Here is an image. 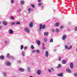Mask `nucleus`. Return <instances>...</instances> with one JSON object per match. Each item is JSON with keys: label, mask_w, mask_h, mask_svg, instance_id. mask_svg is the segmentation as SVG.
<instances>
[{"label": "nucleus", "mask_w": 77, "mask_h": 77, "mask_svg": "<svg viewBox=\"0 0 77 77\" xmlns=\"http://www.w3.org/2000/svg\"><path fill=\"white\" fill-rule=\"evenodd\" d=\"M61 58H62V57H60L59 59V61H60V60H61Z\"/></svg>", "instance_id": "nucleus-34"}, {"label": "nucleus", "mask_w": 77, "mask_h": 77, "mask_svg": "<svg viewBox=\"0 0 77 77\" xmlns=\"http://www.w3.org/2000/svg\"><path fill=\"white\" fill-rule=\"evenodd\" d=\"M32 53H35V50H34L32 51Z\"/></svg>", "instance_id": "nucleus-46"}, {"label": "nucleus", "mask_w": 77, "mask_h": 77, "mask_svg": "<svg viewBox=\"0 0 77 77\" xmlns=\"http://www.w3.org/2000/svg\"><path fill=\"white\" fill-rule=\"evenodd\" d=\"M17 24H18V25H20V22H17L16 23V25Z\"/></svg>", "instance_id": "nucleus-25"}, {"label": "nucleus", "mask_w": 77, "mask_h": 77, "mask_svg": "<svg viewBox=\"0 0 77 77\" xmlns=\"http://www.w3.org/2000/svg\"><path fill=\"white\" fill-rule=\"evenodd\" d=\"M2 28V26H0V30Z\"/></svg>", "instance_id": "nucleus-50"}, {"label": "nucleus", "mask_w": 77, "mask_h": 77, "mask_svg": "<svg viewBox=\"0 0 77 77\" xmlns=\"http://www.w3.org/2000/svg\"><path fill=\"white\" fill-rule=\"evenodd\" d=\"M4 76H6V73L5 72H4Z\"/></svg>", "instance_id": "nucleus-45"}, {"label": "nucleus", "mask_w": 77, "mask_h": 77, "mask_svg": "<svg viewBox=\"0 0 77 77\" xmlns=\"http://www.w3.org/2000/svg\"><path fill=\"white\" fill-rule=\"evenodd\" d=\"M45 27V25H42V24L40 25V29L41 30L42 29H44Z\"/></svg>", "instance_id": "nucleus-1"}, {"label": "nucleus", "mask_w": 77, "mask_h": 77, "mask_svg": "<svg viewBox=\"0 0 77 77\" xmlns=\"http://www.w3.org/2000/svg\"><path fill=\"white\" fill-rule=\"evenodd\" d=\"M45 49V47L44 46H43V48H42V50H44Z\"/></svg>", "instance_id": "nucleus-44"}, {"label": "nucleus", "mask_w": 77, "mask_h": 77, "mask_svg": "<svg viewBox=\"0 0 77 77\" xmlns=\"http://www.w3.org/2000/svg\"><path fill=\"white\" fill-rule=\"evenodd\" d=\"M43 8H44V6H41V8H42V9Z\"/></svg>", "instance_id": "nucleus-56"}, {"label": "nucleus", "mask_w": 77, "mask_h": 77, "mask_svg": "<svg viewBox=\"0 0 77 77\" xmlns=\"http://www.w3.org/2000/svg\"><path fill=\"white\" fill-rule=\"evenodd\" d=\"M49 34V32H45L44 33V36H48Z\"/></svg>", "instance_id": "nucleus-14"}, {"label": "nucleus", "mask_w": 77, "mask_h": 77, "mask_svg": "<svg viewBox=\"0 0 77 77\" xmlns=\"http://www.w3.org/2000/svg\"><path fill=\"white\" fill-rule=\"evenodd\" d=\"M24 30L27 33H30V30H29L27 28H25Z\"/></svg>", "instance_id": "nucleus-2"}, {"label": "nucleus", "mask_w": 77, "mask_h": 77, "mask_svg": "<svg viewBox=\"0 0 77 77\" xmlns=\"http://www.w3.org/2000/svg\"><path fill=\"white\" fill-rule=\"evenodd\" d=\"M65 48L66 49H67L68 50H70V49H71V48H72V46H70L69 48H68V46L66 45H65Z\"/></svg>", "instance_id": "nucleus-3"}, {"label": "nucleus", "mask_w": 77, "mask_h": 77, "mask_svg": "<svg viewBox=\"0 0 77 77\" xmlns=\"http://www.w3.org/2000/svg\"><path fill=\"white\" fill-rule=\"evenodd\" d=\"M23 49V45H21L20 46V50H22Z\"/></svg>", "instance_id": "nucleus-29"}, {"label": "nucleus", "mask_w": 77, "mask_h": 77, "mask_svg": "<svg viewBox=\"0 0 77 77\" xmlns=\"http://www.w3.org/2000/svg\"><path fill=\"white\" fill-rule=\"evenodd\" d=\"M37 42L38 45H41V42H40V41L38 40L37 41Z\"/></svg>", "instance_id": "nucleus-18"}, {"label": "nucleus", "mask_w": 77, "mask_h": 77, "mask_svg": "<svg viewBox=\"0 0 77 77\" xmlns=\"http://www.w3.org/2000/svg\"><path fill=\"white\" fill-rule=\"evenodd\" d=\"M44 42H47V38H44Z\"/></svg>", "instance_id": "nucleus-23"}, {"label": "nucleus", "mask_w": 77, "mask_h": 77, "mask_svg": "<svg viewBox=\"0 0 77 77\" xmlns=\"http://www.w3.org/2000/svg\"><path fill=\"white\" fill-rule=\"evenodd\" d=\"M7 57L8 58H11V56H10V55L9 54H7Z\"/></svg>", "instance_id": "nucleus-20"}, {"label": "nucleus", "mask_w": 77, "mask_h": 77, "mask_svg": "<svg viewBox=\"0 0 77 77\" xmlns=\"http://www.w3.org/2000/svg\"><path fill=\"white\" fill-rule=\"evenodd\" d=\"M42 47H44V46H45V44H44V43H42Z\"/></svg>", "instance_id": "nucleus-37"}, {"label": "nucleus", "mask_w": 77, "mask_h": 77, "mask_svg": "<svg viewBox=\"0 0 77 77\" xmlns=\"http://www.w3.org/2000/svg\"><path fill=\"white\" fill-rule=\"evenodd\" d=\"M27 47L26 46H25L24 48V50H26V49H27Z\"/></svg>", "instance_id": "nucleus-40"}, {"label": "nucleus", "mask_w": 77, "mask_h": 77, "mask_svg": "<svg viewBox=\"0 0 77 77\" xmlns=\"http://www.w3.org/2000/svg\"><path fill=\"white\" fill-rule=\"evenodd\" d=\"M52 31L53 32H54V29H52Z\"/></svg>", "instance_id": "nucleus-51"}, {"label": "nucleus", "mask_w": 77, "mask_h": 77, "mask_svg": "<svg viewBox=\"0 0 77 77\" xmlns=\"http://www.w3.org/2000/svg\"><path fill=\"white\" fill-rule=\"evenodd\" d=\"M36 52L37 53H40V51H39V50H36Z\"/></svg>", "instance_id": "nucleus-30"}, {"label": "nucleus", "mask_w": 77, "mask_h": 77, "mask_svg": "<svg viewBox=\"0 0 77 77\" xmlns=\"http://www.w3.org/2000/svg\"><path fill=\"white\" fill-rule=\"evenodd\" d=\"M59 26V23L58 22V23H56L55 24L54 26H56L57 27H58Z\"/></svg>", "instance_id": "nucleus-13"}, {"label": "nucleus", "mask_w": 77, "mask_h": 77, "mask_svg": "<svg viewBox=\"0 0 77 77\" xmlns=\"http://www.w3.org/2000/svg\"><path fill=\"white\" fill-rule=\"evenodd\" d=\"M11 63L9 62L8 61L6 62V65L7 66H10L11 65Z\"/></svg>", "instance_id": "nucleus-15"}, {"label": "nucleus", "mask_w": 77, "mask_h": 77, "mask_svg": "<svg viewBox=\"0 0 77 77\" xmlns=\"http://www.w3.org/2000/svg\"><path fill=\"white\" fill-rule=\"evenodd\" d=\"M9 33H10V34H12L13 33H14V31H12V29H10L9 30Z\"/></svg>", "instance_id": "nucleus-10"}, {"label": "nucleus", "mask_w": 77, "mask_h": 77, "mask_svg": "<svg viewBox=\"0 0 77 77\" xmlns=\"http://www.w3.org/2000/svg\"><path fill=\"white\" fill-rule=\"evenodd\" d=\"M4 58H5V57H4V56H3V55H1L0 57V59H1V60L4 59Z\"/></svg>", "instance_id": "nucleus-19"}, {"label": "nucleus", "mask_w": 77, "mask_h": 77, "mask_svg": "<svg viewBox=\"0 0 77 77\" xmlns=\"http://www.w3.org/2000/svg\"><path fill=\"white\" fill-rule=\"evenodd\" d=\"M31 6H32V8H35V6L34 5H33V4H32L31 5Z\"/></svg>", "instance_id": "nucleus-35"}, {"label": "nucleus", "mask_w": 77, "mask_h": 77, "mask_svg": "<svg viewBox=\"0 0 77 77\" xmlns=\"http://www.w3.org/2000/svg\"><path fill=\"white\" fill-rule=\"evenodd\" d=\"M51 69H52V71H54V69H53V68H51Z\"/></svg>", "instance_id": "nucleus-48"}, {"label": "nucleus", "mask_w": 77, "mask_h": 77, "mask_svg": "<svg viewBox=\"0 0 77 77\" xmlns=\"http://www.w3.org/2000/svg\"><path fill=\"white\" fill-rule=\"evenodd\" d=\"M13 2H14V0H12L11 1V3H13Z\"/></svg>", "instance_id": "nucleus-49"}, {"label": "nucleus", "mask_w": 77, "mask_h": 77, "mask_svg": "<svg viewBox=\"0 0 77 77\" xmlns=\"http://www.w3.org/2000/svg\"><path fill=\"white\" fill-rule=\"evenodd\" d=\"M22 55H23V56H25V53H24V51H22Z\"/></svg>", "instance_id": "nucleus-21"}, {"label": "nucleus", "mask_w": 77, "mask_h": 77, "mask_svg": "<svg viewBox=\"0 0 77 77\" xmlns=\"http://www.w3.org/2000/svg\"><path fill=\"white\" fill-rule=\"evenodd\" d=\"M18 62L19 63H21V60H19V61H18Z\"/></svg>", "instance_id": "nucleus-47"}, {"label": "nucleus", "mask_w": 77, "mask_h": 77, "mask_svg": "<svg viewBox=\"0 0 77 77\" xmlns=\"http://www.w3.org/2000/svg\"><path fill=\"white\" fill-rule=\"evenodd\" d=\"M74 76L75 77H77V73H75L74 74Z\"/></svg>", "instance_id": "nucleus-33"}, {"label": "nucleus", "mask_w": 77, "mask_h": 77, "mask_svg": "<svg viewBox=\"0 0 77 77\" xmlns=\"http://www.w3.org/2000/svg\"><path fill=\"white\" fill-rule=\"evenodd\" d=\"M27 69L28 71L29 72H30V68L29 67H27Z\"/></svg>", "instance_id": "nucleus-32"}, {"label": "nucleus", "mask_w": 77, "mask_h": 77, "mask_svg": "<svg viewBox=\"0 0 77 77\" xmlns=\"http://www.w3.org/2000/svg\"><path fill=\"white\" fill-rule=\"evenodd\" d=\"M63 26H60V29H63Z\"/></svg>", "instance_id": "nucleus-43"}, {"label": "nucleus", "mask_w": 77, "mask_h": 77, "mask_svg": "<svg viewBox=\"0 0 77 77\" xmlns=\"http://www.w3.org/2000/svg\"><path fill=\"white\" fill-rule=\"evenodd\" d=\"M7 42H8L7 41H5V44H7Z\"/></svg>", "instance_id": "nucleus-53"}, {"label": "nucleus", "mask_w": 77, "mask_h": 77, "mask_svg": "<svg viewBox=\"0 0 77 77\" xmlns=\"http://www.w3.org/2000/svg\"><path fill=\"white\" fill-rule=\"evenodd\" d=\"M70 66L71 69H72V68H73V63H70Z\"/></svg>", "instance_id": "nucleus-7"}, {"label": "nucleus", "mask_w": 77, "mask_h": 77, "mask_svg": "<svg viewBox=\"0 0 77 77\" xmlns=\"http://www.w3.org/2000/svg\"><path fill=\"white\" fill-rule=\"evenodd\" d=\"M56 50H57V49H55L54 50V51H56Z\"/></svg>", "instance_id": "nucleus-54"}, {"label": "nucleus", "mask_w": 77, "mask_h": 77, "mask_svg": "<svg viewBox=\"0 0 77 77\" xmlns=\"http://www.w3.org/2000/svg\"><path fill=\"white\" fill-rule=\"evenodd\" d=\"M29 26L30 27H33V23L32 22L30 23Z\"/></svg>", "instance_id": "nucleus-12"}, {"label": "nucleus", "mask_w": 77, "mask_h": 77, "mask_svg": "<svg viewBox=\"0 0 77 77\" xmlns=\"http://www.w3.org/2000/svg\"><path fill=\"white\" fill-rule=\"evenodd\" d=\"M19 70L20 72H24V69L22 68H20L19 69Z\"/></svg>", "instance_id": "nucleus-9"}, {"label": "nucleus", "mask_w": 77, "mask_h": 77, "mask_svg": "<svg viewBox=\"0 0 77 77\" xmlns=\"http://www.w3.org/2000/svg\"><path fill=\"white\" fill-rule=\"evenodd\" d=\"M50 42H53V38H52L50 40Z\"/></svg>", "instance_id": "nucleus-28"}, {"label": "nucleus", "mask_w": 77, "mask_h": 77, "mask_svg": "<svg viewBox=\"0 0 77 77\" xmlns=\"http://www.w3.org/2000/svg\"><path fill=\"white\" fill-rule=\"evenodd\" d=\"M31 10V9H30V8H29L28 10L29 12H30Z\"/></svg>", "instance_id": "nucleus-42"}, {"label": "nucleus", "mask_w": 77, "mask_h": 77, "mask_svg": "<svg viewBox=\"0 0 77 77\" xmlns=\"http://www.w3.org/2000/svg\"><path fill=\"white\" fill-rule=\"evenodd\" d=\"M31 11H33V9L32 8L31 9Z\"/></svg>", "instance_id": "nucleus-55"}, {"label": "nucleus", "mask_w": 77, "mask_h": 77, "mask_svg": "<svg viewBox=\"0 0 77 77\" xmlns=\"http://www.w3.org/2000/svg\"><path fill=\"white\" fill-rule=\"evenodd\" d=\"M57 75L59 76V77H62L63 76V73H60L59 74H57Z\"/></svg>", "instance_id": "nucleus-8"}, {"label": "nucleus", "mask_w": 77, "mask_h": 77, "mask_svg": "<svg viewBox=\"0 0 77 77\" xmlns=\"http://www.w3.org/2000/svg\"><path fill=\"white\" fill-rule=\"evenodd\" d=\"M1 22H0V24H1Z\"/></svg>", "instance_id": "nucleus-57"}, {"label": "nucleus", "mask_w": 77, "mask_h": 77, "mask_svg": "<svg viewBox=\"0 0 77 77\" xmlns=\"http://www.w3.org/2000/svg\"><path fill=\"white\" fill-rule=\"evenodd\" d=\"M60 67H61V65H60V64H59L58 65V66H57V68H60Z\"/></svg>", "instance_id": "nucleus-26"}, {"label": "nucleus", "mask_w": 77, "mask_h": 77, "mask_svg": "<svg viewBox=\"0 0 77 77\" xmlns=\"http://www.w3.org/2000/svg\"><path fill=\"white\" fill-rule=\"evenodd\" d=\"M48 71L49 72H51V70L50 69H48Z\"/></svg>", "instance_id": "nucleus-38"}, {"label": "nucleus", "mask_w": 77, "mask_h": 77, "mask_svg": "<svg viewBox=\"0 0 77 77\" xmlns=\"http://www.w3.org/2000/svg\"><path fill=\"white\" fill-rule=\"evenodd\" d=\"M24 2L23 1H21V5H24Z\"/></svg>", "instance_id": "nucleus-24"}, {"label": "nucleus", "mask_w": 77, "mask_h": 77, "mask_svg": "<svg viewBox=\"0 0 77 77\" xmlns=\"http://www.w3.org/2000/svg\"><path fill=\"white\" fill-rule=\"evenodd\" d=\"M38 2L39 3H40V2H41V0H38Z\"/></svg>", "instance_id": "nucleus-52"}, {"label": "nucleus", "mask_w": 77, "mask_h": 77, "mask_svg": "<svg viewBox=\"0 0 77 77\" xmlns=\"http://www.w3.org/2000/svg\"><path fill=\"white\" fill-rule=\"evenodd\" d=\"M11 19H12V20H14V17H11Z\"/></svg>", "instance_id": "nucleus-39"}, {"label": "nucleus", "mask_w": 77, "mask_h": 77, "mask_svg": "<svg viewBox=\"0 0 77 77\" xmlns=\"http://www.w3.org/2000/svg\"><path fill=\"white\" fill-rule=\"evenodd\" d=\"M31 49L33 50V49H34V46H33V45H32L31 46Z\"/></svg>", "instance_id": "nucleus-27"}, {"label": "nucleus", "mask_w": 77, "mask_h": 77, "mask_svg": "<svg viewBox=\"0 0 77 77\" xmlns=\"http://www.w3.org/2000/svg\"><path fill=\"white\" fill-rule=\"evenodd\" d=\"M45 56L47 57H48V51H46L45 52Z\"/></svg>", "instance_id": "nucleus-4"}, {"label": "nucleus", "mask_w": 77, "mask_h": 77, "mask_svg": "<svg viewBox=\"0 0 77 77\" xmlns=\"http://www.w3.org/2000/svg\"><path fill=\"white\" fill-rule=\"evenodd\" d=\"M62 63H63V64H66V60H63L62 61Z\"/></svg>", "instance_id": "nucleus-17"}, {"label": "nucleus", "mask_w": 77, "mask_h": 77, "mask_svg": "<svg viewBox=\"0 0 77 77\" xmlns=\"http://www.w3.org/2000/svg\"><path fill=\"white\" fill-rule=\"evenodd\" d=\"M41 3H39L38 4V6H41Z\"/></svg>", "instance_id": "nucleus-36"}, {"label": "nucleus", "mask_w": 77, "mask_h": 77, "mask_svg": "<svg viewBox=\"0 0 77 77\" xmlns=\"http://www.w3.org/2000/svg\"><path fill=\"white\" fill-rule=\"evenodd\" d=\"M11 25H16V23L15 22H12L11 23Z\"/></svg>", "instance_id": "nucleus-31"}, {"label": "nucleus", "mask_w": 77, "mask_h": 77, "mask_svg": "<svg viewBox=\"0 0 77 77\" xmlns=\"http://www.w3.org/2000/svg\"><path fill=\"white\" fill-rule=\"evenodd\" d=\"M75 30L76 31H77V27H76L75 28Z\"/></svg>", "instance_id": "nucleus-41"}, {"label": "nucleus", "mask_w": 77, "mask_h": 77, "mask_svg": "<svg viewBox=\"0 0 77 77\" xmlns=\"http://www.w3.org/2000/svg\"><path fill=\"white\" fill-rule=\"evenodd\" d=\"M41 71L40 70H38L37 71V74H38V75H40L41 74Z\"/></svg>", "instance_id": "nucleus-5"}, {"label": "nucleus", "mask_w": 77, "mask_h": 77, "mask_svg": "<svg viewBox=\"0 0 77 77\" xmlns=\"http://www.w3.org/2000/svg\"><path fill=\"white\" fill-rule=\"evenodd\" d=\"M59 31V29H58L56 28L55 29V32H58Z\"/></svg>", "instance_id": "nucleus-22"}, {"label": "nucleus", "mask_w": 77, "mask_h": 77, "mask_svg": "<svg viewBox=\"0 0 77 77\" xmlns=\"http://www.w3.org/2000/svg\"><path fill=\"white\" fill-rule=\"evenodd\" d=\"M66 71L67 72H68L69 73H71V70L70 69H66Z\"/></svg>", "instance_id": "nucleus-11"}, {"label": "nucleus", "mask_w": 77, "mask_h": 77, "mask_svg": "<svg viewBox=\"0 0 77 77\" xmlns=\"http://www.w3.org/2000/svg\"><path fill=\"white\" fill-rule=\"evenodd\" d=\"M2 23L4 26H6L7 24V22L5 21H3L2 22Z\"/></svg>", "instance_id": "nucleus-6"}, {"label": "nucleus", "mask_w": 77, "mask_h": 77, "mask_svg": "<svg viewBox=\"0 0 77 77\" xmlns=\"http://www.w3.org/2000/svg\"><path fill=\"white\" fill-rule=\"evenodd\" d=\"M66 38V35H64L63 36V37H62L63 40H65V39Z\"/></svg>", "instance_id": "nucleus-16"}]
</instances>
